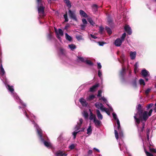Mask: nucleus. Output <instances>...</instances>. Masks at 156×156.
I'll return each mask as SVG.
<instances>
[{"label": "nucleus", "instance_id": "nucleus-36", "mask_svg": "<svg viewBox=\"0 0 156 156\" xmlns=\"http://www.w3.org/2000/svg\"><path fill=\"white\" fill-rule=\"evenodd\" d=\"M88 21L92 25L94 26V22L93 21L92 19L90 18H89L88 19Z\"/></svg>", "mask_w": 156, "mask_h": 156}, {"label": "nucleus", "instance_id": "nucleus-30", "mask_svg": "<svg viewBox=\"0 0 156 156\" xmlns=\"http://www.w3.org/2000/svg\"><path fill=\"white\" fill-rule=\"evenodd\" d=\"M95 98V96L93 95H91L89 96L87 98V99L88 100L91 101Z\"/></svg>", "mask_w": 156, "mask_h": 156}, {"label": "nucleus", "instance_id": "nucleus-22", "mask_svg": "<svg viewBox=\"0 0 156 156\" xmlns=\"http://www.w3.org/2000/svg\"><path fill=\"white\" fill-rule=\"evenodd\" d=\"M59 53L60 55H66V51L65 50L60 48L59 49Z\"/></svg>", "mask_w": 156, "mask_h": 156}, {"label": "nucleus", "instance_id": "nucleus-33", "mask_svg": "<svg viewBox=\"0 0 156 156\" xmlns=\"http://www.w3.org/2000/svg\"><path fill=\"white\" fill-rule=\"evenodd\" d=\"M139 83L140 85H143V86H144L145 84L144 80L142 79H140Z\"/></svg>", "mask_w": 156, "mask_h": 156}, {"label": "nucleus", "instance_id": "nucleus-4", "mask_svg": "<svg viewBox=\"0 0 156 156\" xmlns=\"http://www.w3.org/2000/svg\"><path fill=\"white\" fill-rule=\"evenodd\" d=\"M37 1L39 15L40 17H43L45 15L44 11V6L45 3L42 0H37Z\"/></svg>", "mask_w": 156, "mask_h": 156}, {"label": "nucleus", "instance_id": "nucleus-38", "mask_svg": "<svg viewBox=\"0 0 156 156\" xmlns=\"http://www.w3.org/2000/svg\"><path fill=\"white\" fill-rule=\"evenodd\" d=\"M85 62L87 64H88L89 65H90V66H92V65H93V63L92 62H91L89 60H87V58H86V60L85 61Z\"/></svg>", "mask_w": 156, "mask_h": 156}, {"label": "nucleus", "instance_id": "nucleus-3", "mask_svg": "<svg viewBox=\"0 0 156 156\" xmlns=\"http://www.w3.org/2000/svg\"><path fill=\"white\" fill-rule=\"evenodd\" d=\"M6 87L8 90L11 92L12 95L14 97L15 100H16L17 102H19L20 104L22 105V107H25L26 106V104L23 103L22 101L20 100L17 96L16 94L14 92V89L13 88V86H10V85H8ZM22 108V107L21 106H19L20 108Z\"/></svg>", "mask_w": 156, "mask_h": 156}, {"label": "nucleus", "instance_id": "nucleus-46", "mask_svg": "<svg viewBox=\"0 0 156 156\" xmlns=\"http://www.w3.org/2000/svg\"><path fill=\"white\" fill-rule=\"evenodd\" d=\"M82 21L83 24L84 25H86L87 23V22L85 19H83Z\"/></svg>", "mask_w": 156, "mask_h": 156}, {"label": "nucleus", "instance_id": "nucleus-20", "mask_svg": "<svg viewBox=\"0 0 156 156\" xmlns=\"http://www.w3.org/2000/svg\"><path fill=\"white\" fill-rule=\"evenodd\" d=\"M92 131V129L91 126L90 125L88 127V128L87 129V133L88 135V136L90 135Z\"/></svg>", "mask_w": 156, "mask_h": 156}, {"label": "nucleus", "instance_id": "nucleus-28", "mask_svg": "<svg viewBox=\"0 0 156 156\" xmlns=\"http://www.w3.org/2000/svg\"><path fill=\"white\" fill-rule=\"evenodd\" d=\"M138 62H136L134 65V72L135 74L138 71Z\"/></svg>", "mask_w": 156, "mask_h": 156}, {"label": "nucleus", "instance_id": "nucleus-54", "mask_svg": "<svg viewBox=\"0 0 156 156\" xmlns=\"http://www.w3.org/2000/svg\"><path fill=\"white\" fill-rule=\"evenodd\" d=\"M101 93H102L101 91V90H99L98 91V93L97 96L98 97L101 96Z\"/></svg>", "mask_w": 156, "mask_h": 156}, {"label": "nucleus", "instance_id": "nucleus-55", "mask_svg": "<svg viewBox=\"0 0 156 156\" xmlns=\"http://www.w3.org/2000/svg\"><path fill=\"white\" fill-rule=\"evenodd\" d=\"M86 26V25H84L83 24L81 25V29L82 30H84L85 27Z\"/></svg>", "mask_w": 156, "mask_h": 156}, {"label": "nucleus", "instance_id": "nucleus-7", "mask_svg": "<svg viewBox=\"0 0 156 156\" xmlns=\"http://www.w3.org/2000/svg\"><path fill=\"white\" fill-rule=\"evenodd\" d=\"M137 110V113L134 116V118L135 119L136 122L137 124H138L140 122V120L136 118L137 117H138V115L139 117H140V114L142 113L141 111V105L140 104H139L136 108Z\"/></svg>", "mask_w": 156, "mask_h": 156}, {"label": "nucleus", "instance_id": "nucleus-44", "mask_svg": "<svg viewBox=\"0 0 156 156\" xmlns=\"http://www.w3.org/2000/svg\"><path fill=\"white\" fill-rule=\"evenodd\" d=\"M98 76L101 79L102 78V73L100 70H99L98 71Z\"/></svg>", "mask_w": 156, "mask_h": 156}, {"label": "nucleus", "instance_id": "nucleus-57", "mask_svg": "<svg viewBox=\"0 0 156 156\" xmlns=\"http://www.w3.org/2000/svg\"><path fill=\"white\" fill-rule=\"evenodd\" d=\"M98 44L99 45L102 46L104 44V43L102 42H98Z\"/></svg>", "mask_w": 156, "mask_h": 156}, {"label": "nucleus", "instance_id": "nucleus-47", "mask_svg": "<svg viewBox=\"0 0 156 156\" xmlns=\"http://www.w3.org/2000/svg\"><path fill=\"white\" fill-rule=\"evenodd\" d=\"M75 147V145L73 144H72L69 147V148L71 150L73 149Z\"/></svg>", "mask_w": 156, "mask_h": 156}, {"label": "nucleus", "instance_id": "nucleus-40", "mask_svg": "<svg viewBox=\"0 0 156 156\" xmlns=\"http://www.w3.org/2000/svg\"><path fill=\"white\" fill-rule=\"evenodd\" d=\"M76 38L78 41L83 40L82 36L81 35H77L76 36Z\"/></svg>", "mask_w": 156, "mask_h": 156}, {"label": "nucleus", "instance_id": "nucleus-15", "mask_svg": "<svg viewBox=\"0 0 156 156\" xmlns=\"http://www.w3.org/2000/svg\"><path fill=\"white\" fill-rule=\"evenodd\" d=\"M124 29L126 32L129 34L130 35L132 34V31L131 28L128 25H126Z\"/></svg>", "mask_w": 156, "mask_h": 156}, {"label": "nucleus", "instance_id": "nucleus-29", "mask_svg": "<svg viewBox=\"0 0 156 156\" xmlns=\"http://www.w3.org/2000/svg\"><path fill=\"white\" fill-rule=\"evenodd\" d=\"M65 34L66 39L69 41H71L72 39V37L66 33H65Z\"/></svg>", "mask_w": 156, "mask_h": 156}, {"label": "nucleus", "instance_id": "nucleus-52", "mask_svg": "<svg viewBox=\"0 0 156 156\" xmlns=\"http://www.w3.org/2000/svg\"><path fill=\"white\" fill-rule=\"evenodd\" d=\"M103 29L104 28L100 26L99 27V31L100 33H102V32Z\"/></svg>", "mask_w": 156, "mask_h": 156}, {"label": "nucleus", "instance_id": "nucleus-26", "mask_svg": "<svg viewBox=\"0 0 156 156\" xmlns=\"http://www.w3.org/2000/svg\"><path fill=\"white\" fill-rule=\"evenodd\" d=\"M80 13L81 16L84 17L86 18L87 17V14L83 10H80Z\"/></svg>", "mask_w": 156, "mask_h": 156}, {"label": "nucleus", "instance_id": "nucleus-5", "mask_svg": "<svg viewBox=\"0 0 156 156\" xmlns=\"http://www.w3.org/2000/svg\"><path fill=\"white\" fill-rule=\"evenodd\" d=\"M112 115L114 119L116 121V126H117V129L119 130V137H122L123 136L122 132L120 130V126L119 121L117 118V116L116 114L113 112L112 113Z\"/></svg>", "mask_w": 156, "mask_h": 156}, {"label": "nucleus", "instance_id": "nucleus-64", "mask_svg": "<svg viewBox=\"0 0 156 156\" xmlns=\"http://www.w3.org/2000/svg\"><path fill=\"white\" fill-rule=\"evenodd\" d=\"M145 79L146 81H147L148 80V79L147 78L145 77Z\"/></svg>", "mask_w": 156, "mask_h": 156}, {"label": "nucleus", "instance_id": "nucleus-12", "mask_svg": "<svg viewBox=\"0 0 156 156\" xmlns=\"http://www.w3.org/2000/svg\"><path fill=\"white\" fill-rule=\"evenodd\" d=\"M141 74L144 77H149L150 76V74L149 72L145 69H144L142 70Z\"/></svg>", "mask_w": 156, "mask_h": 156}, {"label": "nucleus", "instance_id": "nucleus-1", "mask_svg": "<svg viewBox=\"0 0 156 156\" xmlns=\"http://www.w3.org/2000/svg\"><path fill=\"white\" fill-rule=\"evenodd\" d=\"M23 113L27 118L31 119L32 123L34 125V126L36 128L37 130V133L39 136L41 142L43 143L44 145L47 147L49 148H51L52 147L51 144L48 141H45L46 140V138L43 137L41 129L39 128L38 126L34 122V119H35V116L33 114H30V116H29L25 111L23 112Z\"/></svg>", "mask_w": 156, "mask_h": 156}, {"label": "nucleus", "instance_id": "nucleus-51", "mask_svg": "<svg viewBox=\"0 0 156 156\" xmlns=\"http://www.w3.org/2000/svg\"><path fill=\"white\" fill-rule=\"evenodd\" d=\"M51 33L50 32L49 34H48V37L49 39H51Z\"/></svg>", "mask_w": 156, "mask_h": 156}, {"label": "nucleus", "instance_id": "nucleus-39", "mask_svg": "<svg viewBox=\"0 0 156 156\" xmlns=\"http://www.w3.org/2000/svg\"><path fill=\"white\" fill-rule=\"evenodd\" d=\"M75 129V131H74L73 133V136L74 139H75L76 138L77 134L80 131H77V130L76 129Z\"/></svg>", "mask_w": 156, "mask_h": 156}, {"label": "nucleus", "instance_id": "nucleus-17", "mask_svg": "<svg viewBox=\"0 0 156 156\" xmlns=\"http://www.w3.org/2000/svg\"><path fill=\"white\" fill-rule=\"evenodd\" d=\"M96 114L97 117L98 119L100 120H101L103 118L102 115L100 111L98 109H97L96 110Z\"/></svg>", "mask_w": 156, "mask_h": 156}, {"label": "nucleus", "instance_id": "nucleus-25", "mask_svg": "<svg viewBox=\"0 0 156 156\" xmlns=\"http://www.w3.org/2000/svg\"><path fill=\"white\" fill-rule=\"evenodd\" d=\"M99 86L98 84H96L95 85L93 86L92 87L90 88V91L91 92H93L95 91L96 88Z\"/></svg>", "mask_w": 156, "mask_h": 156}, {"label": "nucleus", "instance_id": "nucleus-14", "mask_svg": "<svg viewBox=\"0 0 156 156\" xmlns=\"http://www.w3.org/2000/svg\"><path fill=\"white\" fill-rule=\"evenodd\" d=\"M83 120L82 119H79V121L77 122V125L75 127V129L78 130L80 127H81V125L83 123Z\"/></svg>", "mask_w": 156, "mask_h": 156}, {"label": "nucleus", "instance_id": "nucleus-61", "mask_svg": "<svg viewBox=\"0 0 156 156\" xmlns=\"http://www.w3.org/2000/svg\"><path fill=\"white\" fill-rule=\"evenodd\" d=\"M94 150H95L96 151H98V152H100V151L99 150H98V149L96 148H95V147H94V148H93Z\"/></svg>", "mask_w": 156, "mask_h": 156}, {"label": "nucleus", "instance_id": "nucleus-24", "mask_svg": "<svg viewBox=\"0 0 156 156\" xmlns=\"http://www.w3.org/2000/svg\"><path fill=\"white\" fill-rule=\"evenodd\" d=\"M89 111L90 112V115L89 117V119L90 120H94L96 118V116L95 115H93V113L91 112L90 109H89Z\"/></svg>", "mask_w": 156, "mask_h": 156}, {"label": "nucleus", "instance_id": "nucleus-19", "mask_svg": "<svg viewBox=\"0 0 156 156\" xmlns=\"http://www.w3.org/2000/svg\"><path fill=\"white\" fill-rule=\"evenodd\" d=\"M5 74V71L3 67L2 64H1L0 65V75L1 76H4Z\"/></svg>", "mask_w": 156, "mask_h": 156}, {"label": "nucleus", "instance_id": "nucleus-48", "mask_svg": "<svg viewBox=\"0 0 156 156\" xmlns=\"http://www.w3.org/2000/svg\"><path fill=\"white\" fill-rule=\"evenodd\" d=\"M153 105V104L152 103H151L150 104H148L147 106V109H148L150 108Z\"/></svg>", "mask_w": 156, "mask_h": 156}, {"label": "nucleus", "instance_id": "nucleus-45", "mask_svg": "<svg viewBox=\"0 0 156 156\" xmlns=\"http://www.w3.org/2000/svg\"><path fill=\"white\" fill-rule=\"evenodd\" d=\"M65 19V22H67L68 21V19L67 18V14H65L63 15Z\"/></svg>", "mask_w": 156, "mask_h": 156}, {"label": "nucleus", "instance_id": "nucleus-27", "mask_svg": "<svg viewBox=\"0 0 156 156\" xmlns=\"http://www.w3.org/2000/svg\"><path fill=\"white\" fill-rule=\"evenodd\" d=\"M95 126H99L101 123V122L98 120L96 118L93 121Z\"/></svg>", "mask_w": 156, "mask_h": 156}, {"label": "nucleus", "instance_id": "nucleus-8", "mask_svg": "<svg viewBox=\"0 0 156 156\" xmlns=\"http://www.w3.org/2000/svg\"><path fill=\"white\" fill-rule=\"evenodd\" d=\"M55 31L56 37L60 41H61V37L63 36L64 34L63 31L60 29L57 30L55 28Z\"/></svg>", "mask_w": 156, "mask_h": 156}, {"label": "nucleus", "instance_id": "nucleus-35", "mask_svg": "<svg viewBox=\"0 0 156 156\" xmlns=\"http://www.w3.org/2000/svg\"><path fill=\"white\" fill-rule=\"evenodd\" d=\"M83 115L84 118L86 119L88 117V114L85 111H84L83 113Z\"/></svg>", "mask_w": 156, "mask_h": 156}, {"label": "nucleus", "instance_id": "nucleus-23", "mask_svg": "<svg viewBox=\"0 0 156 156\" xmlns=\"http://www.w3.org/2000/svg\"><path fill=\"white\" fill-rule=\"evenodd\" d=\"M136 52L131 51L130 54L131 58L132 59H134L136 57Z\"/></svg>", "mask_w": 156, "mask_h": 156}, {"label": "nucleus", "instance_id": "nucleus-16", "mask_svg": "<svg viewBox=\"0 0 156 156\" xmlns=\"http://www.w3.org/2000/svg\"><path fill=\"white\" fill-rule=\"evenodd\" d=\"M108 107H109L108 108H105V109L103 110V112H105L108 115H110V112L113 111V110L112 107L110 106H109Z\"/></svg>", "mask_w": 156, "mask_h": 156}, {"label": "nucleus", "instance_id": "nucleus-49", "mask_svg": "<svg viewBox=\"0 0 156 156\" xmlns=\"http://www.w3.org/2000/svg\"><path fill=\"white\" fill-rule=\"evenodd\" d=\"M125 68H122V70L120 72L121 75H123L125 72Z\"/></svg>", "mask_w": 156, "mask_h": 156}, {"label": "nucleus", "instance_id": "nucleus-62", "mask_svg": "<svg viewBox=\"0 0 156 156\" xmlns=\"http://www.w3.org/2000/svg\"><path fill=\"white\" fill-rule=\"evenodd\" d=\"M69 27V26L68 25L66 26L65 27V29H67Z\"/></svg>", "mask_w": 156, "mask_h": 156}, {"label": "nucleus", "instance_id": "nucleus-58", "mask_svg": "<svg viewBox=\"0 0 156 156\" xmlns=\"http://www.w3.org/2000/svg\"><path fill=\"white\" fill-rule=\"evenodd\" d=\"M150 132V130L149 129H148L147 130V139L148 140H149V134H148V133H149V132Z\"/></svg>", "mask_w": 156, "mask_h": 156}, {"label": "nucleus", "instance_id": "nucleus-2", "mask_svg": "<svg viewBox=\"0 0 156 156\" xmlns=\"http://www.w3.org/2000/svg\"><path fill=\"white\" fill-rule=\"evenodd\" d=\"M152 111L153 110L152 109H151L148 113L147 112L144 111L141 115V113L140 114V117H139L138 115V117H137L136 118L139 119L140 122L138 124L136 123V124L137 126L139 133H140V132L143 131L144 128V123L148 117L151 115Z\"/></svg>", "mask_w": 156, "mask_h": 156}, {"label": "nucleus", "instance_id": "nucleus-10", "mask_svg": "<svg viewBox=\"0 0 156 156\" xmlns=\"http://www.w3.org/2000/svg\"><path fill=\"white\" fill-rule=\"evenodd\" d=\"M95 105L96 108L98 109L101 110V111L102 112H103V110L105 109V108H106L104 107V106L102 103H100L99 102L96 103L95 104Z\"/></svg>", "mask_w": 156, "mask_h": 156}, {"label": "nucleus", "instance_id": "nucleus-56", "mask_svg": "<svg viewBox=\"0 0 156 156\" xmlns=\"http://www.w3.org/2000/svg\"><path fill=\"white\" fill-rule=\"evenodd\" d=\"M93 9H95V10H96L97 8V6L96 5H93Z\"/></svg>", "mask_w": 156, "mask_h": 156}, {"label": "nucleus", "instance_id": "nucleus-59", "mask_svg": "<svg viewBox=\"0 0 156 156\" xmlns=\"http://www.w3.org/2000/svg\"><path fill=\"white\" fill-rule=\"evenodd\" d=\"M90 36L92 38L94 39H96L97 38V37H96L95 36L92 35V34H90Z\"/></svg>", "mask_w": 156, "mask_h": 156}, {"label": "nucleus", "instance_id": "nucleus-31", "mask_svg": "<svg viewBox=\"0 0 156 156\" xmlns=\"http://www.w3.org/2000/svg\"><path fill=\"white\" fill-rule=\"evenodd\" d=\"M69 47L72 50H73L76 48V46L73 44L69 45Z\"/></svg>", "mask_w": 156, "mask_h": 156}, {"label": "nucleus", "instance_id": "nucleus-53", "mask_svg": "<svg viewBox=\"0 0 156 156\" xmlns=\"http://www.w3.org/2000/svg\"><path fill=\"white\" fill-rule=\"evenodd\" d=\"M150 151L151 152H154L156 153V150L154 148H150Z\"/></svg>", "mask_w": 156, "mask_h": 156}, {"label": "nucleus", "instance_id": "nucleus-41", "mask_svg": "<svg viewBox=\"0 0 156 156\" xmlns=\"http://www.w3.org/2000/svg\"><path fill=\"white\" fill-rule=\"evenodd\" d=\"M151 90V88H148L145 91V94L147 95Z\"/></svg>", "mask_w": 156, "mask_h": 156}, {"label": "nucleus", "instance_id": "nucleus-42", "mask_svg": "<svg viewBox=\"0 0 156 156\" xmlns=\"http://www.w3.org/2000/svg\"><path fill=\"white\" fill-rule=\"evenodd\" d=\"M115 136L116 139L118 140L119 138L118 132L116 129L115 130Z\"/></svg>", "mask_w": 156, "mask_h": 156}, {"label": "nucleus", "instance_id": "nucleus-63", "mask_svg": "<svg viewBox=\"0 0 156 156\" xmlns=\"http://www.w3.org/2000/svg\"><path fill=\"white\" fill-rule=\"evenodd\" d=\"M154 111L156 112V107H155V108L154 109Z\"/></svg>", "mask_w": 156, "mask_h": 156}, {"label": "nucleus", "instance_id": "nucleus-32", "mask_svg": "<svg viewBox=\"0 0 156 156\" xmlns=\"http://www.w3.org/2000/svg\"><path fill=\"white\" fill-rule=\"evenodd\" d=\"M101 99L103 100L104 102L106 104V105L108 106H110L108 104V102L107 101V99L105 98L104 97H102L101 98Z\"/></svg>", "mask_w": 156, "mask_h": 156}, {"label": "nucleus", "instance_id": "nucleus-11", "mask_svg": "<svg viewBox=\"0 0 156 156\" xmlns=\"http://www.w3.org/2000/svg\"><path fill=\"white\" fill-rule=\"evenodd\" d=\"M69 12L70 17L75 21H77V19L75 15V12L72 11L70 10H69Z\"/></svg>", "mask_w": 156, "mask_h": 156}, {"label": "nucleus", "instance_id": "nucleus-9", "mask_svg": "<svg viewBox=\"0 0 156 156\" xmlns=\"http://www.w3.org/2000/svg\"><path fill=\"white\" fill-rule=\"evenodd\" d=\"M119 146L121 151H123L124 153H126L128 155L130 156V154L128 152L126 147L123 142L121 143H120L119 144Z\"/></svg>", "mask_w": 156, "mask_h": 156}, {"label": "nucleus", "instance_id": "nucleus-13", "mask_svg": "<svg viewBox=\"0 0 156 156\" xmlns=\"http://www.w3.org/2000/svg\"><path fill=\"white\" fill-rule=\"evenodd\" d=\"M67 154L64 151L61 150L58 151L55 154L56 156H66Z\"/></svg>", "mask_w": 156, "mask_h": 156}, {"label": "nucleus", "instance_id": "nucleus-34", "mask_svg": "<svg viewBox=\"0 0 156 156\" xmlns=\"http://www.w3.org/2000/svg\"><path fill=\"white\" fill-rule=\"evenodd\" d=\"M65 2L69 8H70L71 7V4L69 0H65Z\"/></svg>", "mask_w": 156, "mask_h": 156}, {"label": "nucleus", "instance_id": "nucleus-50", "mask_svg": "<svg viewBox=\"0 0 156 156\" xmlns=\"http://www.w3.org/2000/svg\"><path fill=\"white\" fill-rule=\"evenodd\" d=\"M101 65L99 62L98 63V68L99 69H101Z\"/></svg>", "mask_w": 156, "mask_h": 156}, {"label": "nucleus", "instance_id": "nucleus-6", "mask_svg": "<svg viewBox=\"0 0 156 156\" xmlns=\"http://www.w3.org/2000/svg\"><path fill=\"white\" fill-rule=\"evenodd\" d=\"M126 33H124L122 35L121 38H118L115 40L114 42V44L117 47L120 46L122 42L124 41L126 37Z\"/></svg>", "mask_w": 156, "mask_h": 156}, {"label": "nucleus", "instance_id": "nucleus-43", "mask_svg": "<svg viewBox=\"0 0 156 156\" xmlns=\"http://www.w3.org/2000/svg\"><path fill=\"white\" fill-rule=\"evenodd\" d=\"M144 151L146 153V154L147 156H153V155L152 154H151L146 151L145 149H144Z\"/></svg>", "mask_w": 156, "mask_h": 156}, {"label": "nucleus", "instance_id": "nucleus-21", "mask_svg": "<svg viewBox=\"0 0 156 156\" xmlns=\"http://www.w3.org/2000/svg\"><path fill=\"white\" fill-rule=\"evenodd\" d=\"M86 58H83L80 56L77 57V60L79 62H85V61L86 60Z\"/></svg>", "mask_w": 156, "mask_h": 156}, {"label": "nucleus", "instance_id": "nucleus-37", "mask_svg": "<svg viewBox=\"0 0 156 156\" xmlns=\"http://www.w3.org/2000/svg\"><path fill=\"white\" fill-rule=\"evenodd\" d=\"M105 29L106 30L107 32L108 33V34H111V33H112V31L111 29L109 28L108 27H106Z\"/></svg>", "mask_w": 156, "mask_h": 156}, {"label": "nucleus", "instance_id": "nucleus-18", "mask_svg": "<svg viewBox=\"0 0 156 156\" xmlns=\"http://www.w3.org/2000/svg\"><path fill=\"white\" fill-rule=\"evenodd\" d=\"M80 101L82 105L84 106H87V103L86 100L83 98H82L80 99Z\"/></svg>", "mask_w": 156, "mask_h": 156}, {"label": "nucleus", "instance_id": "nucleus-60", "mask_svg": "<svg viewBox=\"0 0 156 156\" xmlns=\"http://www.w3.org/2000/svg\"><path fill=\"white\" fill-rule=\"evenodd\" d=\"M92 150H89L88 152V154H92Z\"/></svg>", "mask_w": 156, "mask_h": 156}]
</instances>
